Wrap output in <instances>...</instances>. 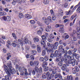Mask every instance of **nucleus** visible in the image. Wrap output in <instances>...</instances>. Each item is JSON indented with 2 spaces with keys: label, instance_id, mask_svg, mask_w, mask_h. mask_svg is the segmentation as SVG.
Instances as JSON below:
<instances>
[{
  "label": "nucleus",
  "instance_id": "bf43d9fd",
  "mask_svg": "<svg viewBox=\"0 0 80 80\" xmlns=\"http://www.w3.org/2000/svg\"><path fill=\"white\" fill-rule=\"evenodd\" d=\"M5 79H6V80H9V77H8V76H5Z\"/></svg>",
  "mask_w": 80,
  "mask_h": 80
},
{
  "label": "nucleus",
  "instance_id": "f257e3e1",
  "mask_svg": "<svg viewBox=\"0 0 80 80\" xmlns=\"http://www.w3.org/2000/svg\"><path fill=\"white\" fill-rule=\"evenodd\" d=\"M7 65L8 67H7L6 65H4V67L5 68V72H6L7 75H8V76H10V73H12V74L15 73L16 71L12 67L11 63H10V64L7 63Z\"/></svg>",
  "mask_w": 80,
  "mask_h": 80
},
{
  "label": "nucleus",
  "instance_id": "cd10ccee",
  "mask_svg": "<svg viewBox=\"0 0 80 80\" xmlns=\"http://www.w3.org/2000/svg\"><path fill=\"white\" fill-rule=\"evenodd\" d=\"M11 45L13 47H17V45L16 43L13 42L12 43Z\"/></svg>",
  "mask_w": 80,
  "mask_h": 80
},
{
  "label": "nucleus",
  "instance_id": "a878e982",
  "mask_svg": "<svg viewBox=\"0 0 80 80\" xmlns=\"http://www.w3.org/2000/svg\"><path fill=\"white\" fill-rule=\"evenodd\" d=\"M34 70L36 72H37V74H38V67H35L34 68Z\"/></svg>",
  "mask_w": 80,
  "mask_h": 80
},
{
  "label": "nucleus",
  "instance_id": "20e7f679",
  "mask_svg": "<svg viewBox=\"0 0 80 80\" xmlns=\"http://www.w3.org/2000/svg\"><path fill=\"white\" fill-rule=\"evenodd\" d=\"M1 19L2 20H4V21H8V22H9L10 21L11 18H10V17L9 16H8L6 17L3 16L1 18Z\"/></svg>",
  "mask_w": 80,
  "mask_h": 80
},
{
  "label": "nucleus",
  "instance_id": "a19ab883",
  "mask_svg": "<svg viewBox=\"0 0 80 80\" xmlns=\"http://www.w3.org/2000/svg\"><path fill=\"white\" fill-rule=\"evenodd\" d=\"M50 38H51V39H53V38H55V36H54V35L52 34L50 35Z\"/></svg>",
  "mask_w": 80,
  "mask_h": 80
},
{
  "label": "nucleus",
  "instance_id": "6e6552de",
  "mask_svg": "<svg viewBox=\"0 0 80 80\" xmlns=\"http://www.w3.org/2000/svg\"><path fill=\"white\" fill-rule=\"evenodd\" d=\"M38 65H39V62H38V61H36L34 62L33 63V65H34V66H36V67H37L38 66Z\"/></svg>",
  "mask_w": 80,
  "mask_h": 80
},
{
  "label": "nucleus",
  "instance_id": "6e6d98bb",
  "mask_svg": "<svg viewBox=\"0 0 80 80\" xmlns=\"http://www.w3.org/2000/svg\"><path fill=\"white\" fill-rule=\"evenodd\" d=\"M58 65L60 67H61L62 65V62H59Z\"/></svg>",
  "mask_w": 80,
  "mask_h": 80
},
{
  "label": "nucleus",
  "instance_id": "4c0bfd02",
  "mask_svg": "<svg viewBox=\"0 0 80 80\" xmlns=\"http://www.w3.org/2000/svg\"><path fill=\"white\" fill-rule=\"evenodd\" d=\"M52 20H53L54 21H55L56 20V17L55 16V15H52Z\"/></svg>",
  "mask_w": 80,
  "mask_h": 80
},
{
  "label": "nucleus",
  "instance_id": "0eeeda50",
  "mask_svg": "<svg viewBox=\"0 0 80 80\" xmlns=\"http://www.w3.org/2000/svg\"><path fill=\"white\" fill-rule=\"evenodd\" d=\"M24 42L25 43L27 44L28 43V44H30L31 45L32 44V42L30 41H28L27 39H25L24 40Z\"/></svg>",
  "mask_w": 80,
  "mask_h": 80
},
{
  "label": "nucleus",
  "instance_id": "b1692460",
  "mask_svg": "<svg viewBox=\"0 0 80 80\" xmlns=\"http://www.w3.org/2000/svg\"><path fill=\"white\" fill-rule=\"evenodd\" d=\"M17 2V0H13V1L12 2V4L14 5H16Z\"/></svg>",
  "mask_w": 80,
  "mask_h": 80
},
{
  "label": "nucleus",
  "instance_id": "f03ea898",
  "mask_svg": "<svg viewBox=\"0 0 80 80\" xmlns=\"http://www.w3.org/2000/svg\"><path fill=\"white\" fill-rule=\"evenodd\" d=\"M68 58L69 60L68 62V63L69 64H72V66H74L75 65V62L74 61H72V60L74 59V57L73 56H68Z\"/></svg>",
  "mask_w": 80,
  "mask_h": 80
},
{
  "label": "nucleus",
  "instance_id": "72a5a7b5",
  "mask_svg": "<svg viewBox=\"0 0 80 80\" xmlns=\"http://www.w3.org/2000/svg\"><path fill=\"white\" fill-rule=\"evenodd\" d=\"M39 60L40 62H43L44 61V58L41 57L39 58Z\"/></svg>",
  "mask_w": 80,
  "mask_h": 80
},
{
  "label": "nucleus",
  "instance_id": "dca6fc26",
  "mask_svg": "<svg viewBox=\"0 0 80 80\" xmlns=\"http://www.w3.org/2000/svg\"><path fill=\"white\" fill-rule=\"evenodd\" d=\"M34 41L35 42H38L39 41V38H34Z\"/></svg>",
  "mask_w": 80,
  "mask_h": 80
},
{
  "label": "nucleus",
  "instance_id": "e2e57ef3",
  "mask_svg": "<svg viewBox=\"0 0 80 80\" xmlns=\"http://www.w3.org/2000/svg\"><path fill=\"white\" fill-rule=\"evenodd\" d=\"M31 47L32 48H35V47H36V46L35 45L33 44L32 45Z\"/></svg>",
  "mask_w": 80,
  "mask_h": 80
},
{
  "label": "nucleus",
  "instance_id": "4468645a",
  "mask_svg": "<svg viewBox=\"0 0 80 80\" xmlns=\"http://www.w3.org/2000/svg\"><path fill=\"white\" fill-rule=\"evenodd\" d=\"M19 17L20 18H22L23 17V15L21 12L19 13Z\"/></svg>",
  "mask_w": 80,
  "mask_h": 80
},
{
  "label": "nucleus",
  "instance_id": "e433bc0d",
  "mask_svg": "<svg viewBox=\"0 0 80 80\" xmlns=\"http://www.w3.org/2000/svg\"><path fill=\"white\" fill-rule=\"evenodd\" d=\"M47 18L48 21H49L50 22H52V19H51V17H50V16H48V17Z\"/></svg>",
  "mask_w": 80,
  "mask_h": 80
},
{
  "label": "nucleus",
  "instance_id": "c756f323",
  "mask_svg": "<svg viewBox=\"0 0 80 80\" xmlns=\"http://www.w3.org/2000/svg\"><path fill=\"white\" fill-rule=\"evenodd\" d=\"M24 70L25 71V75H28V72H27V69H24Z\"/></svg>",
  "mask_w": 80,
  "mask_h": 80
},
{
  "label": "nucleus",
  "instance_id": "c03bdc74",
  "mask_svg": "<svg viewBox=\"0 0 80 80\" xmlns=\"http://www.w3.org/2000/svg\"><path fill=\"white\" fill-rule=\"evenodd\" d=\"M44 58L46 61H47L48 60V56H45Z\"/></svg>",
  "mask_w": 80,
  "mask_h": 80
},
{
  "label": "nucleus",
  "instance_id": "09e8293b",
  "mask_svg": "<svg viewBox=\"0 0 80 80\" xmlns=\"http://www.w3.org/2000/svg\"><path fill=\"white\" fill-rule=\"evenodd\" d=\"M48 67H45V68H44V71H45V72H47V71H48Z\"/></svg>",
  "mask_w": 80,
  "mask_h": 80
},
{
  "label": "nucleus",
  "instance_id": "ddd939ff",
  "mask_svg": "<svg viewBox=\"0 0 80 80\" xmlns=\"http://www.w3.org/2000/svg\"><path fill=\"white\" fill-rule=\"evenodd\" d=\"M72 79L73 78L72 76H68L67 77V80H72Z\"/></svg>",
  "mask_w": 80,
  "mask_h": 80
},
{
  "label": "nucleus",
  "instance_id": "f8f14e48",
  "mask_svg": "<svg viewBox=\"0 0 80 80\" xmlns=\"http://www.w3.org/2000/svg\"><path fill=\"white\" fill-rule=\"evenodd\" d=\"M37 50L38 52L39 53H40L41 52V50L40 49L41 48L40 47H39V45H38L37 46Z\"/></svg>",
  "mask_w": 80,
  "mask_h": 80
},
{
  "label": "nucleus",
  "instance_id": "c85d7f7f",
  "mask_svg": "<svg viewBox=\"0 0 80 80\" xmlns=\"http://www.w3.org/2000/svg\"><path fill=\"white\" fill-rule=\"evenodd\" d=\"M8 57H7V60H8L10 59V57H11V55L10 53H8Z\"/></svg>",
  "mask_w": 80,
  "mask_h": 80
},
{
  "label": "nucleus",
  "instance_id": "5fc2aeb1",
  "mask_svg": "<svg viewBox=\"0 0 80 80\" xmlns=\"http://www.w3.org/2000/svg\"><path fill=\"white\" fill-rule=\"evenodd\" d=\"M50 12L52 15H54V13L53 12V11L52 10H50Z\"/></svg>",
  "mask_w": 80,
  "mask_h": 80
},
{
  "label": "nucleus",
  "instance_id": "aec40b11",
  "mask_svg": "<svg viewBox=\"0 0 80 80\" xmlns=\"http://www.w3.org/2000/svg\"><path fill=\"white\" fill-rule=\"evenodd\" d=\"M41 43L42 45H44V46L45 45V41H44L43 40H41Z\"/></svg>",
  "mask_w": 80,
  "mask_h": 80
},
{
  "label": "nucleus",
  "instance_id": "f3484780",
  "mask_svg": "<svg viewBox=\"0 0 80 80\" xmlns=\"http://www.w3.org/2000/svg\"><path fill=\"white\" fill-rule=\"evenodd\" d=\"M77 14L73 15L72 16L71 18V20H73V19L74 18H75V17H77Z\"/></svg>",
  "mask_w": 80,
  "mask_h": 80
},
{
  "label": "nucleus",
  "instance_id": "58836bf2",
  "mask_svg": "<svg viewBox=\"0 0 80 80\" xmlns=\"http://www.w3.org/2000/svg\"><path fill=\"white\" fill-rule=\"evenodd\" d=\"M46 25H48L50 23V21L48 20L47 19L44 22Z\"/></svg>",
  "mask_w": 80,
  "mask_h": 80
},
{
  "label": "nucleus",
  "instance_id": "4d7b16f0",
  "mask_svg": "<svg viewBox=\"0 0 80 80\" xmlns=\"http://www.w3.org/2000/svg\"><path fill=\"white\" fill-rule=\"evenodd\" d=\"M37 33L39 35H41L42 34V32L40 30H38L37 31Z\"/></svg>",
  "mask_w": 80,
  "mask_h": 80
},
{
  "label": "nucleus",
  "instance_id": "393cba45",
  "mask_svg": "<svg viewBox=\"0 0 80 80\" xmlns=\"http://www.w3.org/2000/svg\"><path fill=\"white\" fill-rule=\"evenodd\" d=\"M5 14V12H0V15L1 16H4Z\"/></svg>",
  "mask_w": 80,
  "mask_h": 80
},
{
  "label": "nucleus",
  "instance_id": "8fccbe9b",
  "mask_svg": "<svg viewBox=\"0 0 80 80\" xmlns=\"http://www.w3.org/2000/svg\"><path fill=\"white\" fill-rule=\"evenodd\" d=\"M42 20L43 21H44L45 22L47 20V18L45 17H43L42 18Z\"/></svg>",
  "mask_w": 80,
  "mask_h": 80
},
{
  "label": "nucleus",
  "instance_id": "f704fd0d",
  "mask_svg": "<svg viewBox=\"0 0 80 80\" xmlns=\"http://www.w3.org/2000/svg\"><path fill=\"white\" fill-rule=\"evenodd\" d=\"M42 38L43 40H45L46 41V40H47V38H46V37L45 36V35L42 36Z\"/></svg>",
  "mask_w": 80,
  "mask_h": 80
},
{
  "label": "nucleus",
  "instance_id": "2eb2a0df",
  "mask_svg": "<svg viewBox=\"0 0 80 80\" xmlns=\"http://www.w3.org/2000/svg\"><path fill=\"white\" fill-rule=\"evenodd\" d=\"M18 42H20V44H21V46H23V42H22V41L20 39H18Z\"/></svg>",
  "mask_w": 80,
  "mask_h": 80
},
{
  "label": "nucleus",
  "instance_id": "864d4df0",
  "mask_svg": "<svg viewBox=\"0 0 80 80\" xmlns=\"http://www.w3.org/2000/svg\"><path fill=\"white\" fill-rule=\"evenodd\" d=\"M52 73H53V74H55V73H57V71L55 70H53L52 72Z\"/></svg>",
  "mask_w": 80,
  "mask_h": 80
},
{
  "label": "nucleus",
  "instance_id": "2f4dec72",
  "mask_svg": "<svg viewBox=\"0 0 80 80\" xmlns=\"http://www.w3.org/2000/svg\"><path fill=\"white\" fill-rule=\"evenodd\" d=\"M18 69L20 72H21L22 70H24L25 69L24 68H22L21 67H19L18 68Z\"/></svg>",
  "mask_w": 80,
  "mask_h": 80
},
{
  "label": "nucleus",
  "instance_id": "3c124183",
  "mask_svg": "<svg viewBox=\"0 0 80 80\" xmlns=\"http://www.w3.org/2000/svg\"><path fill=\"white\" fill-rule=\"evenodd\" d=\"M68 53L69 55H72V51H71V50H70L68 51Z\"/></svg>",
  "mask_w": 80,
  "mask_h": 80
},
{
  "label": "nucleus",
  "instance_id": "603ef678",
  "mask_svg": "<svg viewBox=\"0 0 80 80\" xmlns=\"http://www.w3.org/2000/svg\"><path fill=\"white\" fill-rule=\"evenodd\" d=\"M39 31H40L41 32H43V29L42 28L40 27L39 28Z\"/></svg>",
  "mask_w": 80,
  "mask_h": 80
},
{
  "label": "nucleus",
  "instance_id": "a211bd4d",
  "mask_svg": "<svg viewBox=\"0 0 80 80\" xmlns=\"http://www.w3.org/2000/svg\"><path fill=\"white\" fill-rule=\"evenodd\" d=\"M63 27L64 26L62 24H56L55 25V27H56V28H58V27Z\"/></svg>",
  "mask_w": 80,
  "mask_h": 80
},
{
  "label": "nucleus",
  "instance_id": "0e129e2a",
  "mask_svg": "<svg viewBox=\"0 0 80 80\" xmlns=\"http://www.w3.org/2000/svg\"><path fill=\"white\" fill-rule=\"evenodd\" d=\"M58 77H59V78H60V79L62 78V75L61 74H58Z\"/></svg>",
  "mask_w": 80,
  "mask_h": 80
},
{
  "label": "nucleus",
  "instance_id": "6ab92c4d",
  "mask_svg": "<svg viewBox=\"0 0 80 80\" xmlns=\"http://www.w3.org/2000/svg\"><path fill=\"white\" fill-rule=\"evenodd\" d=\"M31 53L33 55H35L37 54V52L35 50H33L31 52Z\"/></svg>",
  "mask_w": 80,
  "mask_h": 80
},
{
  "label": "nucleus",
  "instance_id": "338daca9",
  "mask_svg": "<svg viewBox=\"0 0 80 80\" xmlns=\"http://www.w3.org/2000/svg\"><path fill=\"white\" fill-rule=\"evenodd\" d=\"M30 65L31 66H33V62L31 61L30 62Z\"/></svg>",
  "mask_w": 80,
  "mask_h": 80
},
{
  "label": "nucleus",
  "instance_id": "7c9ffc66",
  "mask_svg": "<svg viewBox=\"0 0 80 80\" xmlns=\"http://www.w3.org/2000/svg\"><path fill=\"white\" fill-rule=\"evenodd\" d=\"M46 54V52L45 51V50H43L42 51V55H43V56H45Z\"/></svg>",
  "mask_w": 80,
  "mask_h": 80
},
{
  "label": "nucleus",
  "instance_id": "ea45409f",
  "mask_svg": "<svg viewBox=\"0 0 80 80\" xmlns=\"http://www.w3.org/2000/svg\"><path fill=\"white\" fill-rule=\"evenodd\" d=\"M60 50H62V54H63L65 53V50H64V48H62L61 49H59V51H60Z\"/></svg>",
  "mask_w": 80,
  "mask_h": 80
},
{
  "label": "nucleus",
  "instance_id": "13d9d810",
  "mask_svg": "<svg viewBox=\"0 0 80 80\" xmlns=\"http://www.w3.org/2000/svg\"><path fill=\"white\" fill-rule=\"evenodd\" d=\"M80 57V55L78 54H77L76 56V58H77L78 59V58H79Z\"/></svg>",
  "mask_w": 80,
  "mask_h": 80
},
{
  "label": "nucleus",
  "instance_id": "9d476101",
  "mask_svg": "<svg viewBox=\"0 0 80 80\" xmlns=\"http://www.w3.org/2000/svg\"><path fill=\"white\" fill-rule=\"evenodd\" d=\"M42 69L41 68H40L39 69H38V74H37L38 75H40V74H41V73H42Z\"/></svg>",
  "mask_w": 80,
  "mask_h": 80
},
{
  "label": "nucleus",
  "instance_id": "423d86ee",
  "mask_svg": "<svg viewBox=\"0 0 80 80\" xmlns=\"http://www.w3.org/2000/svg\"><path fill=\"white\" fill-rule=\"evenodd\" d=\"M25 17L27 19H30V18H32V16H31L30 15L28 14H26L25 15Z\"/></svg>",
  "mask_w": 80,
  "mask_h": 80
},
{
  "label": "nucleus",
  "instance_id": "774afa93",
  "mask_svg": "<svg viewBox=\"0 0 80 80\" xmlns=\"http://www.w3.org/2000/svg\"><path fill=\"white\" fill-rule=\"evenodd\" d=\"M44 36L46 37H48V33H45L44 34Z\"/></svg>",
  "mask_w": 80,
  "mask_h": 80
},
{
  "label": "nucleus",
  "instance_id": "37998d69",
  "mask_svg": "<svg viewBox=\"0 0 80 80\" xmlns=\"http://www.w3.org/2000/svg\"><path fill=\"white\" fill-rule=\"evenodd\" d=\"M45 65H47V62H43V64H42V66L43 67H45Z\"/></svg>",
  "mask_w": 80,
  "mask_h": 80
},
{
  "label": "nucleus",
  "instance_id": "9b49d317",
  "mask_svg": "<svg viewBox=\"0 0 80 80\" xmlns=\"http://www.w3.org/2000/svg\"><path fill=\"white\" fill-rule=\"evenodd\" d=\"M65 13L66 15H70L72 13V11H69L68 12H66Z\"/></svg>",
  "mask_w": 80,
  "mask_h": 80
},
{
  "label": "nucleus",
  "instance_id": "7ed1b4c3",
  "mask_svg": "<svg viewBox=\"0 0 80 80\" xmlns=\"http://www.w3.org/2000/svg\"><path fill=\"white\" fill-rule=\"evenodd\" d=\"M58 46V42H56L55 43L54 45L53 44H51V49L52 50H56L57 48V47Z\"/></svg>",
  "mask_w": 80,
  "mask_h": 80
},
{
  "label": "nucleus",
  "instance_id": "412c9836",
  "mask_svg": "<svg viewBox=\"0 0 80 80\" xmlns=\"http://www.w3.org/2000/svg\"><path fill=\"white\" fill-rule=\"evenodd\" d=\"M59 32L60 33H63L64 32V29L63 28H60L59 29Z\"/></svg>",
  "mask_w": 80,
  "mask_h": 80
},
{
  "label": "nucleus",
  "instance_id": "a18cd8bd",
  "mask_svg": "<svg viewBox=\"0 0 80 80\" xmlns=\"http://www.w3.org/2000/svg\"><path fill=\"white\" fill-rule=\"evenodd\" d=\"M30 58L31 60H34V57H33V55H31L30 56Z\"/></svg>",
  "mask_w": 80,
  "mask_h": 80
},
{
  "label": "nucleus",
  "instance_id": "052dcab7",
  "mask_svg": "<svg viewBox=\"0 0 80 80\" xmlns=\"http://www.w3.org/2000/svg\"><path fill=\"white\" fill-rule=\"evenodd\" d=\"M43 78L45 79L47 78V76L45 75V74H43L42 76Z\"/></svg>",
  "mask_w": 80,
  "mask_h": 80
},
{
  "label": "nucleus",
  "instance_id": "de8ad7c7",
  "mask_svg": "<svg viewBox=\"0 0 80 80\" xmlns=\"http://www.w3.org/2000/svg\"><path fill=\"white\" fill-rule=\"evenodd\" d=\"M47 45L48 47H50V48H52V47L51 46V45H50V43L48 42L47 43Z\"/></svg>",
  "mask_w": 80,
  "mask_h": 80
},
{
  "label": "nucleus",
  "instance_id": "bb28decb",
  "mask_svg": "<svg viewBox=\"0 0 80 80\" xmlns=\"http://www.w3.org/2000/svg\"><path fill=\"white\" fill-rule=\"evenodd\" d=\"M43 3L46 5L48 4V0H44Z\"/></svg>",
  "mask_w": 80,
  "mask_h": 80
},
{
  "label": "nucleus",
  "instance_id": "39448f33",
  "mask_svg": "<svg viewBox=\"0 0 80 80\" xmlns=\"http://www.w3.org/2000/svg\"><path fill=\"white\" fill-rule=\"evenodd\" d=\"M61 58H62V53H60L56 58L57 62H59L61 60Z\"/></svg>",
  "mask_w": 80,
  "mask_h": 80
},
{
  "label": "nucleus",
  "instance_id": "473e14b6",
  "mask_svg": "<svg viewBox=\"0 0 80 80\" xmlns=\"http://www.w3.org/2000/svg\"><path fill=\"white\" fill-rule=\"evenodd\" d=\"M12 35L13 37L14 38V39H16L17 38V36H16V35H15V33H12Z\"/></svg>",
  "mask_w": 80,
  "mask_h": 80
},
{
  "label": "nucleus",
  "instance_id": "79ce46f5",
  "mask_svg": "<svg viewBox=\"0 0 80 80\" xmlns=\"http://www.w3.org/2000/svg\"><path fill=\"white\" fill-rule=\"evenodd\" d=\"M57 55H58V51H56L54 53V57H57Z\"/></svg>",
  "mask_w": 80,
  "mask_h": 80
},
{
  "label": "nucleus",
  "instance_id": "69168bd1",
  "mask_svg": "<svg viewBox=\"0 0 80 80\" xmlns=\"http://www.w3.org/2000/svg\"><path fill=\"white\" fill-rule=\"evenodd\" d=\"M58 77V74H56L55 76V78H57Z\"/></svg>",
  "mask_w": 80,
  "mask_h": 80
},
{
  "label": "nucleus",
  "instance_id": "5701e85b",
  "mask_svg": "<svg viewBox=\"0 0 80 80\" xmlns=\"http://www.w3.org/2000/svg\"><path fill=\"white\" fill-rule=\"evenodd\" d=\"M30 22L31 24L33 25V24H35V21L33 20H31L30 21Z\"/></svg>",
  "mask_w": 80,
  "mask_h": 80
},
{
  "label": "nucleus",
  "instance_id": "c9c22d12",
  "mask_svg": "<svg viewBox=\"0 0 80 80\" xmlns=\"http://www.w3.org/2000/svg\"><path fill=\"white\" fill-rule=\"evenodd\" d=\"M72 73H73V74H75V73H76V71H75V69L73 68L72 69Z\"/></svg>",
  "mask_w": 80,
  "mask_h": 80
},
{
  "label": "nucleus",
  "instance_id": "1a4fd4ad",
  "mask_svg": "<svg viewBox=\"0 0 80 80\" xmlns=\"http://www.w3.org/2000/svg\"><path fill=\"white\" fill-rule=\"evenodd\" d=\"M51 26H48V27L46 28L45 30L46 32H49L51 30Z\"/></svg>",
  "mask_w": 80,
  "mask_h": 80
},
{
  "label": "nucleus",
  "instance_id": "4be33fe9",
  "mask_svg": "<svg viewBox=\"0 0 80 80\" xmlns=\"http://www.w3.org/2000/svg\"><path fill=\"white\" fill-rule=\"evenodd\" d=\"M77 30L78 31L77 32V35H78L80 34V32H79V31H80V28H77Z\"/></svg>",
  "mask_w": 80,
  "mask_h": 80
},
{
  "label": "nucleus",
  "instance_id": "49530a36",
  "mask_svg": "<svg viewBox=\"0 0 80 80\" xmlns=\"http://www.w3.org/2000/svg\"><path fill=\"white\" fill-rule=\"evenodd\" d=\"M75 70H76L77 72H79V68H78L77 67V66H76L75 68Z\"/></svg>",
  "mask_w": 80,
  "mask_h": 80
},
{
  "label": "nucleus",
  "instance_id": "680f3d73",
  "mask_svg": "<svg viewBox=\"0 0 80 80\" xmlns=\"http://www.w3.org/2000/svg\"><path fill=\"white\" fill-rule=\"evenodd\" d=\"M20 73V75H23L24 74V72H23V71H21Z\"/></svg>",
  "mask_w": 80,
  "mask_h": 80
}]
</instances>
